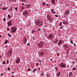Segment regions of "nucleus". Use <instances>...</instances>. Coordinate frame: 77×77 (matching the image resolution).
Returning <instances> with one entry per match:
<instances>
[{
	"instance_id": "nucleus-1",
	"label": "nucleus",
	"mask_w": 77,
	"mask_h": 77,
	"mask_svg": "<svg viewBox=\"0 0 77 77\" xmlns=\"http://www.w3.org/2000/svg\"><path fill=\"white\" fill-rule=\"evenodd\" d=\"M44 45V42H41L40 43H38V47L40 48H42L43 47V45Z\"/></svg>"
},
{
	"instance_id": "nucleus-2",
	"label": "nucleus",
	"mask_w": 77,
	"mask_h": 77,
	"mask_svg": "<svg viewBox=\"0 0 77 77\" xmlns=\"http://www.w3.org/2000/svg\"><path fill=\"white\" fill-rule=\"evenodd\" d=\"M13 23H12V20H11L8 21L7 23V24L8 25V27L10 26H12V25Z\"/></svg>"
},
{
	"instance_id": "nucleus-3",
	"label": "nucleus",
	"mask_w": 77,
	"mask_h": 77,
	"mask_svg": "<svg viewBox=\"0 0 77 77\" xmlns=\"http://www.w3.org/2000/svg\"><path fill=\"white\" fill-rule=\"evenodd\" d=\"M60 66L61 68H65L66 67V64L65 63H61L59 65Z\"/></svg>"
},
{
	"instance_id": "nucleus-4",
	"label": "nucleus",
	"mask_w": 77,
	"mask_h": 77,
	"mask_svg": "<svg viewBox=\"0 0 77 77\" xmlns=\"http://www.w3.org/2000/svg\"><path fill=\"white\" fill-rule=\"evenodd\" d=\"M47 19L48 21H50V22H51V21L53 20L51 18V16L49 15H47Z\"/></svg>"
},
{
	"instance_id": "nucleus-5",
	"label": "nucleus",
	"mask_w": 77,
	"mask_h": 77,
	"mask_svg": "<svg viewBox=\"0 0 77 77\" xmlns=\"http://www.w3.org/2000/svg\"><path fill=\"white\" fill-rule=\"evenodd\" d=\"M54 37L53 35L52 34H50L48 36V38L49 39H52Z\"/></svg>"
},
{
	"instance_id": "nucleus-6",
	"label": "nucleus",
	"mask_w": 77,
	"mask_h": 77,
	"mask_svg": "<svg viewBox=\"0 0 77 77\" xmlns=\"http://www.w3.org/2000/svg\"><path fill=\"white\" fill-rule=\"evenodd\" d=\"M15 62L17 64L20 63V58L19 57H17L16 60Z\"/></svg>"
},
{
	"instance_id": "nucleus-7",
	"label": "nucleus",
	"mask_w": 77,
	"mask_h": 77,
	"mask_svg": "<svg viewBox=\"0 0 77 77\" xmlns=\"http://www.w3.org/2000/svg\"><path fill=\"white\" fill-rule=\"evenodd\" d=\"M28 14H29V12L27 11H24L23 13V15H28Z\"/></svg>"
},
{
	"instance_id": "nucleus-8",
	"label": "nucleus",
	"mask_w": 77,
	"mask_h": 77,
	"mask_svg": "<svg viewBox=\"0 0 77 77\" xmlns=\"http://www.w3.org/2000/svg\"><path fill=\"white\" fill-rule=\"evenodd\" d=\"M62 43H63V41H62V40H60L59 43H58V46H60V45H62Z\"/></svg>"
},
{
	"instance_id": "nucleus-9",
	"label": "nucleus",
	"mask_w": 77,
	"mask_h": 77,
	"mask_svg": "<svg viewBox=\"0 0 77 77\" xmlns=\"http://www.w3.org/2000/svg\"><path fill=\"white\" fill-rule=\"evenodd\" d=\"M17 29V27H13L12 29V32H16V30Z\"/></svg>"
},
{
	"instance_id": "nucleus-10",
	"label": "nucleus",
	"mask_w": 77,
	"mask_h": 77,
	"mask_svg": "<svg viewBox=\"0 0 77 77\" xmlns=\"http://www.w3.org/2000/svg\"><path fill=\"white\" fill-rule=\"evenodd\" d=\"M23 44H26V42H27V39H26V37H24L23 40Z\"/></svg>"
},
{
	"instance_id": "nucleus-11",
	"label": "nucleus",
	"mask_w": 77,
	"mask_h": 77,
	"mask_svg": "<svg viewBox=\"0 0 77 77\" xmlns=\"http://www.w3.org/2000/svg\"><path fill=\"white\" fill-rule=\"evenodd\" d=\"M12 53L10 52H8L7 53V54H8V57H10V56H11V54H12Z\"/></svg>"
},
{
	"instance_id": "nucleus-12",
	"label": "nucleus",
	"mask_w": 77,
	"mask_h": 77,
	"mask_svg": "<svg viewBox=\"0 0 77 77\" xmlns=\"http://www.w3.org/2000/svg\"><path fill=\"white\" fill-rule=\"evenodd\" d=\"M72 75H73L72 72H70L69 75V77H72Z\"/></svg>"
},
{
	"instance_id": "nucleus-13",
	"label": "nucleus",
	"mask_w": 77,
	"mask_h": 77,
	"mask_svg": "<svg viewBox=\"0 0 77 77\" xmlns=\"http://www.w3.org/2000/svg\"><path fill=\"white\" fill-rule=\"evenodd\" d=\"M45 53V52L44 51H41L40 52V54L41 56H43L44 54Z\"/></svg>"
},
{
	"instance_id": "nucleus-14",
	"label": "nucleus",
	"mask_w": 77,
	"mask_h": 77,
	"mask_svg": "<svg viewBox=\"0 0 77 77\" xmlns=\"http://www.w3.org/2000/svg\"><path fill=\"white\" fill-rule=\"evenodd\" d=\"M69 13V11H67L65 13H64V15H68Z\"/></svg>"
},
{
	"instance_id": "nucleus-15",
	"label": "nucleus",
	"mask_w": 77,
	"mask_h": 77,
	"mask_svg": "<svg viewBox=\"0 0 77 77\" xmlns=\"http://www.w3.org/2000/svg\"><path fill=\"white\" fill-rule=\"evenodd\" d=\"M51 4H53V3H56L55 0H51Z\"/></svg>"
},
{
	"instance_id": "nucleus-16",
	"label": "nucleus",
	"mask_w": 77,
	"mask_h": 77,
	"mask_svg": "<svg viewBox=\"0 0 77 77\" xmlns=\"http://www.w3.org/2000/svg\"><path fill=\"white\" fill-rule=\"evenodd\" d=\"M31 6V5L30 4H28V5H27L26 6V8L27 9H29V7Z\"/></svg>"
},
{
	"instance_id": "nucleus-17",
	"label": "nucleus",
	"mask_w": 77,
	"mask_h": 77,
	"mask_svg": "<svg viewBox=\"0 0 77 77\" xmlns=\"http://www.w3.org/2000/svg\"><path fill=\"white\" fill-rule=\"evenodd\" d=\"M40 24V22H39V21H38L37 22V23H36L35 24H36V25H37V26H39Z\"/></svg>"
},
{
	"instance_id": "nucleus-18",
	"label": "nucleus",
	"mask_w": 77,
	"mask_h": 77,
	"mask_svg": "<svg viewBox=\"0 0 77 77\" xmlns=\"http://www.w3.org/2000/svg\"><path fill=\"white\" fill-rule=\"evenodd\" d=\"M60 74H61V73L58 72L57 73V77H59V76H60Z\"/></svg>"
},
{
	"instance_id": "nucleus-19",
	"label": "nucleus",
	"mask_w": 77,
	"mask_h": 77,
	"mask_svg": "<svg viewBox=\"0 0 77 77\" xmlns=\"http://www.w3.org/2000/svg\"><path fill=\"white\" fill-rule=\"evenodd\" d=\"M8 8V7H3L2 8V10H6V9H7Z\"/></svg>"
},
{
	"instance_id": "nucleus-20",
	"label": "nucleus",
	"mask_w": 77,
	"mask_h": 77,
	"mask_svg": "<svg viewBox=\"0 0 77 77\" xmlns=\"http://www.w3.org/2000/svg\"><path fill=\"white\" fill-rule=\"evenodd\" d=\"M63 46H64L65 48H69L68 46L66 44L64 45Z\"/></svg>"
},
{
	"instance_id": "nucleus-21",
	"label": "nucleus",
	"mask_w": 77,
	"mask_h": 77,
	"mask_svg": "<svg viewBox=\"0 0 77 77\" xmlns=\"http://www.w3.org/2000/svg\"><path fill=\"white\" fill-rule=\"evenodd\" d=\"M8 19H11V15L9 14L8 15Z\"/></svg>"
},
{
	"instance_id": "nucleus-22",
	"label": "nucleus",
	"mask_w": 77,
	"mask_h": 77,
	"mask_svg": "<svg viewBox=\"0 0 77 77\" xmlns=\"http://www.w3.org/2000/svg\"><path fill=\"white\" fill-rule=\"evenodd\" d=\"M42 25H43V23H42L40 22L39 26H42Z\"/></svg>"
},
{
	"instance_id": "nucleus-23",
	"label": "nucleus",
	"mask_w": 77,
	"mask_h": 77,
	"mask_svg": "<svg viewBox=\"0 0 77 77\" xmlns=\"http://www.w3.org/2000/svg\"><path fill=\"white\" fill-rule=\"evenodd\" d=\"M8 52L12 53V50L11 49H10Z\"/></svg>"
},
{
	"instance_id": "nucleus-24",
	"label": "nucleus",
	"mask_w": 77,
	"mask_h": 77,
	"mask_svg": "<svg viewBox=\"0 0 77 77\" xmlns=\"http://www.w3.org/2000/svg\"><path fill=\"white\" fill-rule=\"evenodd\" d=\"M8 35L9 37H10V38L12 37L11 35L9 33H8Z\"/></svg>"
},
{
	"instance_id": "nucleus-25",
	"label": "nucleus",
	"mask_w": 77,
	"mask_h": 77,
	"mask_svg": "<svg viewBox=\"0 0 77 77\" xmlns=\"http://www.w3.org/2000/svg\"><path fill=\"white\" fill-rule=\"evenodd\" d=\"M8 40H6L4 42L5 44H7V43H8Z\"/></svg>"
},
{
	"instance_id": "nucleus-26",
	"label": "nucleus",
	"mask_w": 77,
	"mask_h": 77,
	"mask_svg": "<svg viewBox=\"0 0 77 77\" xmlns=\"http://www.w3.org/2000/svg\"><path fill=\"white\" fill-rule=\"evenodd\" d=\"M42 5H43V6H45V5H46V4L44 2H42Z\"/></svg>"
},
{
	"instance_id": "nucleus-27",
	"label": "nucleus",
	"mask_w": 77,
	"mask_h": 77,
	"mask_svg": "<svg viewBox=\"0 0 77 77\" xmlns=\"http://www.w3.org/2000/svg\"><path fill=\"white\" fill-rule=\"evenodd\" d=\"M63 23L64 24H66V22L65 21H64Z\"/></svg>"
},
{
	"instance_id": "nucleus-28",
	"label": "nucleus",
	"mask_w": 77,
	"mask_h": 77,
	"mask_svg": "<svg viewBox=\"0 0 77 77\" xmlns=\"http://www.w3.org/2000/svg\"><path fill=\"white\" fill-rule=\"evenodd\" d=\"M21 8H22V10H23V9H25V8H24V7H23V6H22L21 7Z\"/></svg>"
},
{
	"instance_id": "nucleus-29",
	"label": "nucleus",
	"mask_w": 77,
	"mask_h": 77,
	"mask_svg": "<svg viewBox=\"0 0 77 77\" xmlns=\"http://www.w3.org/2000/svg\"><path fill=\"white\" fill-rule=\"evenodd\" d=\"M55 69L56 71H58V70H57L58 69L57 67L55 68Z\"/></svg>"
},
{
	"instance_id": "nucleus-30",
	"label": "nucleus",
	"mask_w": 77,
	"mask_h": 77,
	"mask_svg": "<svg viewBox=\"0 0 77 77\" xmlns=\"http://www.w3.org/2000/svg\"><path fill=\"white\" fill-rule=\"evenodd\" d=\"M3 64L4 65H5V64H6V62H5V61H4L2 62Z\"/></svg>"
},
{
	"instance_id": "nucleus-31",
	"label": "nucleus",
	"mask_w": 77,
	"mask_h": 77,
	"mask_svg": "<svg viewBox=\"0 0 77 77\" xmlns=\"http://www.w3.org/2000/svg\"><path fill=\"white\" fill-rule=\"evenodd\" d=\"M47 77H50V75L48 74H47Z\"/></svg>"
},
{
	"instance_id": "nucleus-32",
	"label": "nucleus",
	"mask_w": 77,
	"mask_h": 77,
	"mask_svg": "<svg viewBox=\"0 0 77 77\" xmlns=\"http://www.w3.org/2000/svg\"><path fill=\"white\" fill-rule=\"evenodd\" d=\"M41 28H38L37 29V32H38V31H39V30H41Z\"/></svg>"
},
{
	"instance_id": "nucleus-33",
	"label": "nucleus",
	"mask_w": 77,
	"mask_h": 77,
	"mask_svg": "<svg viewBox=\"0 0 77 77\" xmlns=\"http://www.w3.org/2000/svg\"><path fill=\"white\" fill-rule=\"evenodd\" d=\"M72 63L74 65L75 64V62L74 61H72Z\"/></svg>"
},
{
	"instance_id": "nucleus-34",
	"label": "nucleus",
	"mask_w": 77,
	"mask_h": 77,
	"mask_svg": "<svg viewBox=\"0 0 77 77\" xmlns=\"http://www.w3.org/2000/svg\"><path fill=\"white\" fill-rule=\"evenodd\" d=\"M72 69H73V71H75V69H76V68L74 67V68H73Z\"/></svg>"
},
{
	"instance_id": "nucleus-35",
	"label": "nucleus",
	"mask_w": 77,
	"mask_h": 77,
	"mask_svg": "<svg viewBox=\"0 0 77 77\" xmlns=\"http://www.w3.org/2000/svg\"><path fill=\"white\" fill-rule=\"evenodd\" d=\"M35 30H34V29H33V30H32V33H35Z\"/></svg>"
},
{
	"instance_id": "nucleus-36",
	"label": "nucleus",
	"mask_w": 77,
	"mask_h": 77,
	"mask_svg": "<svg viewBox=\"0 0 77 77\" xmlns=\"http://www.w3.org/2000/svg\"><path fill=\"white\" fill-rule=\"evenodd\" d=\"M51 11L52 13L53 12H54V10L53 9H51Z\"/></svg>"
},
{
	"instance_id": "nucleus-37",
	"label": "nucleus",
	"mask_w": 77,
	"mask_h": 77,
	"mask_svg": "<svg viewBox=\"0 0 77 77\" xmlns=\"http://www.w3.org/2000/svg\"><path fill=\"white\" fill-rule=\"evenodd\" d=\"M21 1L23 2H25L26 1V0H21Z\"/></svg>"
},
{
	"instance_id": "nucleus-38",
	"label": "nucleus",
	"mask_w": 77,
	"mask_h": 77,
	"mask_svg": "<svg viewBox=\"0 0 77 77\" xmlns=\"http://www.w3.org/2000/svg\"><path fill=\"white\" fill-rule=\"evenodd\" d=\"M62 22H61L59 24V25H60V26H62Z\"/></svg>"
},
{
	"instance_id": "nucleus-39",
	"label": "nucleus",
	"mask_w": 77,
	"mask_h": 77,
	"mask_svg": "<svg viewBox=\"0 0 77 77\" xmlns=\"http://www.w3.org/2000/svg\"><path fill=\"white\" fill-rule=\"evenodd\" d=\"M3 20H4V21H6V18H3Z\"/></svg>"
},
{
	"instance_id": "nucleus-40",
	"label": "nucleus",
	"mask_w": 77,
	"mask_h": 77,
	"mask_svg": "<svg viewBox=\"0 0 77 77\" xmlns=\"http://www.w3.org/2000/svg\"><path fill=\"white\" fill-rule=\"evenodd\" d=\"M7 29L8 31H9V30L10 29L8 27L7 28Z\"/></svg>"
},
{
	"instance_id": "nucleus-41",
	"label": "nucleus",
	"mask_w": 77,
	"mask_h": 77,
	"mask_svg": "<svg viewBox=\"0 0 77 77\" xmlns=\"http://www.w3.org/2000/svg\"><path fill=\"white\" fill-rule=\"evenodd\" d=\"M70 42L71 43V44H73V42H72V40H71L70 41Z\"/></svg>"
},
{
	"instance_id": "nucleus-42",
	"label": "nucleus",
	"mask_w": 77,
	"mask_h": 77,
	"mask_svg": "<svg viewBox=\"0 0 77 77\" xmlns=\"http://www.w3.org/2000/svg\"><path fill=\"white\" fill-rule=\"evenodd\" d=\"M10 68L9 67H8V71H11V69H10Z\"/></svg>"
},
{
	"instance_id": "nucleus-43",
	"label": "nucleus",
	"mask_w": 77,
	"mask_h": 77,
	"mask_svg": "<svg viewBox=\"0 0 77 77\" xmlns=\"http://www.w3.org/2000/svg\"><path fill=\"white\" fill-rule=\"evenodd\" d=\"M27 46H28V45L29 46H30V43H28V44H27Z\"/></svg>"
},
{
	"instance_id": "nucleus-44",
	"label": "nucleus",
	"mask_w": 77,
	"mask_h": 77,
	"mask_svg": "<svg viewBox=\"0 0 77 77\" xmlns=\"http://www.w3.org/2000/svg\"><path fill=\"white\" fill-rule=\"evenodd\" d=\"M55 16L56 17H58V15L57 14H55Z\"/></svg>"
},
{
	"instance_id": "nucleus-45",
	"label": "nucleus",
	"mask_w": 77,
	"mask_h": 77,
	"mask_svg": "<svg viewBox=\"0 0 77 77\" xmlns=\"http://www.w3.org/2000/svg\"><path fill=\"white\" fill-rule=\"evenodd\" d=\"M73 45H74V46H76V44H75V43H74Z\"/></svg>"
},
{
	"instance_id": "nucleus-46",
	"label": "nucleus",
	"mask_w": 77,
	"mask_h": 77,
	"mask_svg": "<svg viewBox=\"0 0 77 77\" xmlns=\"http://www.w3.org/2000/svg\"><path fill=\"white\" fill-rule=\"evenodd\" d=\"M28 71H31V69L30 68H29L28 69Z\"/></svg>"
},
{
	"instance_id": "nucleus-47",
	"label": "nucleus",
	"mask_w": 77,
	"mask_h": 77,
	"mask_svg": "<svg viewBox=\"0 0 77 77\" xmlns=\"http://www.w3.org/2000/svg\"><path fill=\"white\" fill-rule=\"evenodd\" d=\"M38 61H39V62H41V60H38Z\"/></svg>"
},
{
	"instance_id": "nucleus-48",
	"label": "nucleus",
	"mask_w": 77,
	"mask_h": 77,
	"mask_svg": "<svg viewBox=\"0 0 77 77\" xmlns=\"http://www.w3.org/2000/svg\"><path fill=\"white\" fill-rule=\"evenodd\" d=\"M52 14H55V13H56V12H55V11H54V12H52Z\"/></svg>"
},
{
	"instance_id": "nucleus-49",
	"label": "nucleus",
	"mask_w": 77,
	"mask_h": 77,
	"mask_svg": "<svg viewBox=\"0 0 77 77\" xmlns=\"http://www.w3.org/2000/svg\"><path fill=\"white\" fill-rule=\"evenodd\" d=\"M41 75H44V74L43 73H42L41 74Z\"/></svg>"
},
{
	"instance_id": "nucleus-50",
	"label": "nucleus",
	"mask_w": 77,
	"mask_h": 77,
	"mask_svg": "<svg viewBox=\"0 0 77 77\" xmlns=\"http://www.w3.org/2000/svg\"><path fill=\"white\" fill-rule=\"evenodd\" d=\"M15 11H17V8H15Z\"/></svg>"
},
{
	"instance_id": "nucleus-51",
	"label": "nucleus",
	"mask_w": 77,
	"mask_h": 77,
	"mask_svg": "<svg viewBox=\"0 0 77 77\" xmlns=\"http://www.w3.org/2000/svg\"><path fill=\"white\" fill-rule=\"evenodd\" d=\"M57 54H58L57 56H60V54H59V53H57Z\"/></svg>"
},
{
	"instance_id": "nucleus-52",
	"label": "nucleus",
	"mask_w": 77,
	"mask_h": 77,
	"mask_svg": "<svg viewBox=\"0 0 77 77\" xmlns=\"http://www.w3.org/2000/svg\"><path fill=\"white\" fill-rule=\"evenodd\" d=\"M7 63L8 64V63H9V60H7Z\"/></svg>"
},
{
	"instance_id": "nucleus-53",
	"label": "nucleus",
	"mask_w": 77,
	"mask_h": 77,
	"mask_svg": "<svg viewBox=\"0 0 77 77\" xmlns=\"http://www.w3.org/2000/svg\"><path fill=\"white\" fill-rule=\"evenodd\" d=\"M46 6H49V5L48 4H46Z\"/></svg>"
},
{
	"instance_id": "nucleus-54",
	"label": "nucleus",
	"mask_w": 77,
	"mask_h": 77,
	"mask_svg": "<svg viewBox=\"0 0 77 77\" xmlns=\"http://www.w3.org/2000/svg\"><path fill=\"white\" fill-rule=\"evenodd\" d=\"M11 77H15V76H14V75H11Z\"/></svg>"
},
{
	"instance_id": "nucleus-55",
	"label": "nucleus",
	"mask_w": 77,
	"mask_h": 77,
	"mask_svg": "<svg viewBox=\"0 0 77 77\" xmlns=\"http://www.w3.org/2000/svg\"><path fill=\"white\" fill-rule=\"evenodd\" d=\"M22 6H24V4L23 3L22 4Z\"/></svg>"
},
{
	"instance_id": "nucleus-56",
	"label": "nucleus",
	"mask_w": 77,
	"mask_h": 77,
	"mask_svg": "<svg viewBox=\"0 0 77 77\" xmlns=\"http://www.w3.org/2000/svg\"><path fill=\"white\" fill-rule=\"evenodd\" d=\"M1 75V76H2L3 75V73H2Z\"/></svg>"
},
{
	"instance_id": "nucleus-57",
	"label": "nucleus",
	"mask_w": 77,
	"mask_h": 77,
	"mask_svg": "<svg viewBox=\"0 0 77 77\" xmlns=\"http://www.w3.org/2000/svg\"><path fill=\"white\" fill-rule=\"evenodd\" d=\"M35 39L36 38H35V37H33V39H34V40H35Z\"/></svg>"
},
{
	"instance_id": "nucleus-58",
	"label": "nucleus",
	"mask_w": 77,
	"mask_h": 77,
	"mask_svg": "<svg viewBox=\"0 0 77 77\" xmlns=\"http://www.w3.org/2000/svg\"><path fill=\"white\" fill-rule=\"evenodd\" d=\"M35 72V69H34L33 71V72Z\"/></svg>"
},
{
	"instance_id": "nucleus-59",
	"label": "nucleus",
	"mask_w": 77,
	"mask_h": 77,
	"mask_svg": "<svg viewBox=\"0 0 77 77\" xmlns=\"http://www.w3.org/2000/svg\"><path fill=\"white\" fill-rule=\"evenodd\" d=\"M36 64L37 66H38V65H39V64H38V63H36Z\"/></svg>"
},
{
	"instance_id": "nucleus-60",
	"label": "nucleus",
	"mask_w": 77,
	"mask_h": 77,
	"mask_svg": "<svg viewBox=\"0 0 77 77\" xmlns=\"http://www.w3.org/2000/svg\"><path fill=\"white\" fill-rule=\"evenodd\" d=\"M10 11H12V7L11 8Z\"/></svg>"
},
{
	"instance_id": "nucleus-61",
	"label": "nucleus",
	"mask_w": 77,
	"mask_h": 77,
	"mask_svg": "<svg viewBox=\"0 0 77 77\" xmlns=\"http://www.w3.org/2000/svg\"><path fill=\"white\" fill-rule=\"evenodd\" d=\"M41 68H38V71H39V70H40V69Z\"/></svg>"
},
{
	"instance_id": "nucleus-62",
	"label": "nucleus",
	"mask_w": 77,
	"mask_h": 77,
	"mask_svg": "<svg viewBox=\"0 0 77 77\" xmlns=\"http://www.w3.org/2000/svg\"><path fill=\"white\" fill-rule=\"evenodd\" d=\"M57 41H58L57 39H56V40L55 41H56V42H57Z\"/></svg>"
},
{
	"instance_id": "nucleus-63",
	"label": "nucleus",
	"mask_w": 77,
	"mask_h": 77,
	"mask_svg": "<svg viewBox=\"0 0 77 77\" xmlns=\"http://www.w3.org/2000/svg\"><path fill=\"white\" fill-rule=\"evenodd\" d=\"M54 43H57V42H56V41H55L54 42Z\"/></svg>"
},
{
	"instance_id": "nucleus-64",
	"label": "nucleus",
	"mask_w": 77,
	"mask_h": 77,
	"mask_svg": "<svg viewBox=\"0 0 77 77\" xmlns=\"http://www.w3.org/2000/svg\"><path fill=\"white\" fill-rule=\"evenodd\" d=\"M7 47V45L5 46V48H6V47Z\"/></svg>"
}]
</instances>
